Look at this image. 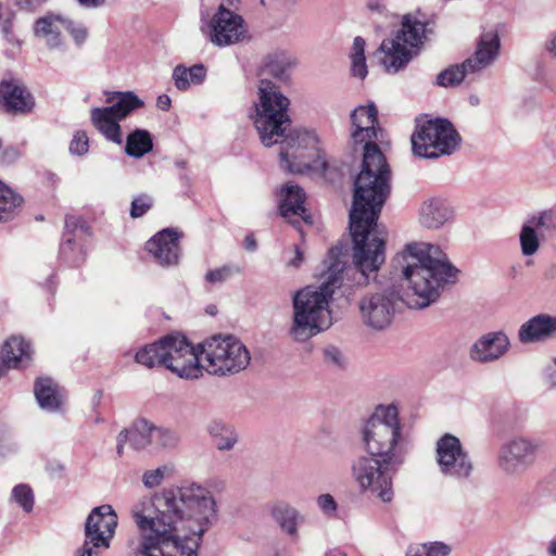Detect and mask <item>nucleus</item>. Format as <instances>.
I'll list each match as a JSON object with an SVG mask.
<instances>
[{
    "label": "nucleus",
    "instance_id": "obj_33",
    "mask_svg": "<svg viewBox=\"0 0 556 556\" xmlns=\"http://www.w3.org/2000/svg\"><path fill=\"white\" fill-rule=\"evenodd\" d=\"M153 149L151 134L146 129H135L126 139L125 152L131 157H142Z\"/></svg>",
    "mask_w": 556,
    "mask_h": 556
},
{
    "label": "nucleus",
    "instance_id": "obj_58",
    "mask_svg": "<svg viewBox=\"0 0 556 556\" xmlns=\"http://www.w3.org/2000/svg\"><path fill=\"white\" fill-rule=\"evenodd\" d=\"M3 35L5 39L11 43H18V39L13 33L12 24L7 22L2 27Z\"/></svg>",
    "mask_w": 556,
    "mask_h": 556
},
{
    "label": "nucleus",
    "instance_id": "obj_18",
    "mask_svg": "<svg viewBox=\"0 0 556 556\" xmlns=\"http://www.w3.org/2000/svg\"><path fill=\"white\" fill-rule=\"evenodd\" d=\"M181 233L175 229L166 228L159 231L146 244V249L162 266H175L179 263Z\"/></svg>",
    "mask_w": 556,
    "mask_h": 556
},
{
    "label": "nucleus",
    "instance_id": "obj_43",
    "mask_svg": "<svg viewBox=\"0 0 556 556\" xmlns=\"http://www.w3.org/2000/svg\"><path fill=\"white\" fill-rule=\"evenodd\" d=\"M179 434L169 428L157 427L154 429L153 444L160 448H174L179 443Z\"/></svg>",
    "mask_w": 556,
    "mask_h": 556
},
{
    "label": "nucleus",
    "instance_id": "obj_44",
    "mask_svg": "<svg viewBox=\"0 0 556 556\" xmlns=\"http://www.w3.org/2000/svg\"><path fill=\"white\" fill-rule=\"evenodd\" d=\"M173 79L176 88L185 91L191 85H201L205 80V72H174Z\"/></svg>",
    "mask_w": 556,
    "mask_h": 556
},
{
    "label": "nucleus",
    "instance_id": "obj_25",
    "mask_svg": "<svg viewBox=\"0 0 556 556\" xmlns=\"http://www.w3.org/2000/svg\"><path fill=\"white\" fill-rule=\"evenodd\" d=\"M556 338V316L539 314L522 324L518 330L521 343L542 342Z\"/></svg>",
    "mask_w": 556,
    "mask_h": 556
},
{
    "label": "nucleus",
    "instance_id": "obj_36",
    "mask_svg": "<svg viewBox=\"0 0 556 556\" xmlns=\"http://www.w3.org/2000/svg\"><path fill=\"white\" fill-rule=\"evenodd\" d=\"M23 203L21 195L0 180V223L11 220Z\"/></svg>",
    "mask_w": 556,
    "mask_h": 556
},
{
    "label": "nucleus",
    "instance_id": "obj_10",
    "mask_svg": "<svg viewBox=\"0 0 556 556\" xmlns=\"http://www.w3.org/2000/svg\"><path fill=\"white\" fill-rule=\"evenodd\" d=\"M542 442L529 435H513L501 445L497 453V466L509 478H519L536 463Z\"/></svg>",
    "mask_w": 556,
    "mask_h": 556
},
{
    "label": "nucleus",
    "instance_id": "obj_8",
    "mask_svg": "<svg viewBox=\"0 0 556 556\" xmlns=\"http://www.w3.org/2000/svg\"><path fill=\"white\" fill-rule=\"evenodd\" d=\"M415 124L410 137L414 155L437 160L453 154L459 148L462 137L448 119L419 115Z\"/></svg>",
    "mask_w": 556,
    "mask_h": 556
},
{
    "label": "nucleus",
    "instance_id": "obj_32",
    "mask_svg": "<svg viewBox=\"0 0 556 556\" xmlns=\"http://www.w3.org/2000/svg\"><path fill=\"white\" fill-rule=\"evenodd\" d=\"M154 429L155 425L152 421L139 418L123 430L128 432L130 446L136 451H142L153 444Z\"/></svg>",
    "mask_w": 556,
    "mask_h": 556
},
{
    "label": "nucleus",
    "instance_id": "obj_26",
    "mask_svg": "<svg viewBox=\"0 0 556 556\" xmlns=\"http://www.w3.org/2000/svg\"><path fill=\"white\" fill-rule=\"evenodd\" d=\"M454 218V208L440 198L425 201L419 210V223L428 229H439Z\"/></svg>",
    "mask_w": 556,
    "mask_h": 556
},
{
    "label": "nucleus",
    "instance_id": "obj_40",
    "mask_svg": "<svg viewBox=\"0 0 556 556\" xmlns=\"http://www.w3.org/2000/svg\"><path fill=\"white\" fill-rule=\"evenodd\" d=\"M242 273V268L233 263L225 264L220 267L210 269L205 274V281L212 285L223 283L236 275H240Z\"/></svg>",
    "mask_w": 556,
    "mask_h": 556
},
{
    "label": "nucleus",
    "instance_id": "obj_6",
    "mask_svg": "<svg viewBox=\"0 0 556 556\" xmlns=\"http://www.w3.org/2000/svg\"><path fill=\"white\" fill-rule=\"evenodd\" d=\"M429 25L430 22L420 13L405 15L401 30L394 38L384 39L375 56L386 70H401L417 53L427 34L432 31Z\"/></svg>",
    "mask_w": 556,
    "mask_h": 556
},
{
    "label": "nucleus",
    "instance_id": "obj_49",
    "mask_svg": "<svg viewBox=\"0 0 556 556\" xmlns=\"http://www.w3.org/2000/svg\"><path fill=\"white\" fill-rule=\"evenodd\" d=\"M89 150V139L85 131H77L71 143L70 152L75 155H85Z\"/></svg>",
    "mask_w": 556,
    "mask_h": 556
},
{
    "label": "nucleus",
    "instance_id": "obj_4",
    "mask_svg": "<svg viewBox=\"0 0 556 556\" xmlns=\"http://www.w3.org/2000/svg\"><path fill=\"white\" fill-rule=\"evenodd\" d=\"M416 295L414 306L425 308L437 302L442 290L457 279L458 269L439 245L413 242L393 260Z\"/></svg>",
    "mask_w": 556,
    "mask_h": 556
},
{
    "label": "nucleus",
    "instance_id": "obj_17",
    "mask_svg": "<svg viewBox=\"0 0 556 556\" xmlns=\"http://www.w3.org/2000/svg\"><path fill=\"white\" fill-rule=\"evenodd\" d=\"M352 132L351 138L354 144L378 146L375 140L379 138L382 128L378 122V110L374 103L359 105L351 112Z\"/></svg>",
    "mask_w": 556,
    "mask_h": 556
},
{
    "label": "nucleus",
    "instance_id": "obj_22",
    "mask_svg": "<svg viewBox=\"0 0 556 556\" xmlns=\"http://www.w3.org/2000/svg\"><path fill=\"white\" fill-rule=\"evenodd\" d=\"M282 199L279 204L280 215L298 227V217L305 224L312 225L311 213L305 208V193L302 188L287 184L281 190Z\"/></svg>",
    "mask_w": 556,
    "mask_h": 556
},
{
    "label": "nucleus",
    "instance_id": "obj_62",
    "mask_svg": "<svg viewBox=\"0 0 556 556\" xmlns=\"http://www.w3.org/2000/svg\"><path fill=\"white\" fill-rule=\"evenodd\" d=\"M106 0H79V2L88 8H97L102 5Z\"/></svg>",
    "mask_w": 556,
    "mask_h": 556
},
{
    "label": "nucleus",
    "instance_id": "obj_37",
    "mask_svg": "<svg viewBox=\"0 0 556 556\" xmlns=\"http://www.w3.org/2000/svg\"><path fill=\"white\" fill-rule=\"evenodd\" d=\"M164 350L162 344V338L152 343L144 345L141 348L135 355V361L147 367V368H154V367H165V357H164Z\"/></svg>",
    "mask_w": 556,
    "mask_h": 556
},
{
    "label": "nucleus",
    "instance_id": "obj_2",
    "mask_svg": "<svg viewBox=\"0 0 556 556\" xmlns=\"http://www.w3.org/2000/svg\"><path fill=\"white\" fill-rule=\"evenodd\" d=\"M215 514L211 491L197 482L185 481L140 498L131 508L138 529L132 556H199Z\"/></svg>",
    "mask_w": 556,
    "mask_h": 556
},
{
    "label": "nucleus",
    "instance_id": "obj_63",
    "mask_svg": "<svg viewBox=\"0 0 556 556\" xmlns=\"http://www.w3.org/2000/svg\"><path fill=\"white\" fill-rule=\"evenodd\" d=\"M548 378L551 386L556 388V357L554 358L553 367L549 368Z\"/></svg>",
    "mask_w": 556,
    "mask_h": 556
},
{
    "label": "nucleus",
    "instance_id": "obj_1",
    "mask_svg": "<svg viewBox=\"0 0 556 556\" xmlns=\"http://www.w3.org/2000/svg\"><path fill=\"white\" fill-rule=\"evenodd\" d=\"M391 192V170L378 146L368 144L363 152L359 173L354 179L350 211V233L353 241L352 263L350 242L338 241L320 265L315 286V333L333 324L330 308L334 294L344 286H366L386 261L384 241L369 233L377 226L381 210Z\"/></svg>",
    "mask_w": 556,
    "mask_h": 556
},
{
    "label": "nucleus",
    "instance_id": "obj_42",
    "mask_svg": "<svg viewBox=\"0 0 556 556\" xmlns=\"http://www.w3.org/2000/svg\"><path fill=\"white\" fill-rule=\"evenodd\" d=\"M11 498L25 511L30 513L34 508L35 496L28 484L20 483L15 485L11 493Z\"/></svg>",
    "mask_w": 556,
    "mask_h": 556
},
{
    "label": "nucleus",
    "instance_id": "obj_11",
    "mask_svg": "<svg viewBox=\"0 0 556 556\" xmlns=\"http://www.w3.org/2000/svg\"><path fill=\"white\" fill-rule=\"evenodd\" d=\"M393 463H384L383 458L359 456L352 466V475L363 491H369L388 503L393 498L392 473Z\"/></svg>",
    "mask_w": 556,
    "mask_h": 556
},
{
    "label": "nucleus",
    "instance_id": "obj_54",
    "mask_svg": "<svg viewBox=\"0 0 556 556\" xmlns=\"http://www.w3.org/2000/svg\"><path fill=\"white\" fill-rule=\"evenodd\" d=\"M317 504L320 510L328 517H333L337 513V503L332 495L330 494H323L318 496Z\"/></svg>",
    "mask_w": 556,
    "mask_h": 556
},
{
    "label": "nucleus",
    "instance_id": "obj_20",
    "mask_svg": "<svg viewBox=\"0 0 556 556\" xmlns=\"http://www.w3.org/2000/svg\"><path fill=\"white\" fill-rule=\"evenodd\" d=\"M0 105L11 114H27L35 106V99L28 89L16 80L0 83Z\"/></svg>",
    "mask_w": 556,
    "mask_h": 556
},
{
    "label": "nucleus",
    "instance_id": "obj_23",
    "mask_svg": "<svg viewBox=\"0 0 556 556\" xmlns=\"http://www.w3.org/2000/svg\"><path fill=\"white\" fill-rule=\"evenodd\" d=\"M65 16L47 13L37 18L33 26L34 36L49 49H62L65 46L64 29Z\"/></svg>",
    "mask_w": 556,
    "mask_h": 556
},
{
    "label": "nucleus",
    "instance_id": "obj_38",
    "mask_svg": "<svg viewBox=\"0 0 556 556\" xmlns=\"http://www.w3.org/2000/svg\"><path fill=\"white\" fill-rule=\"evenodd\" d=\"M481 72H440L435 83L441 87L455 88L460 85L472 86L479 80Z\"/></svg>",
    "mask_w": 556,
    "mask_h": 556
},
{
    "label": "nucleus",
    "instance_id": "obj_35",
    "mask_svg": "<svg viewBox=\"0 0 556 556\" xmlns=\"http://www.w3.org/2000/svg\"><path fill=\"white\" fill-rule=\"evenodd\" d=\"M110 101L112 104L108 108L112 109V112L121 119H124L131 112L143 106V101L132 91L116 92Z\"/></svg>",
    "mask_w": 556,
    "mask_h": 556
},
{
    "label": "nucleus",
    "instance_id": "obj_50",
    "mask_svg": "<svg viewBox=\"0 0 556 556\" xmlns=\"http://www.w3.org/2000/svg\"><path fill=\"white\" fill-rule=\"evenodd\" d=\"M13 450V433L9 426L0 419V456H4Z\"/></svg>",
    "mask_w": 556,
    "mask_h": 556
},
{
    "label": "nucleus",
    "instance_id": "obj_5",
    "mask_svg": "<svg viewBox=\"0 0 556 556\" xmlns=\"http://www.w3.org/2000/svg\"><path fill=\"white\" fill-rule=\"evenodd\" d=\"M362 433L369 455L383 458L384 463L400 465L403 462L399 447L401 425L394 405L377 407Z\"/></svg>",
    "mask_w": 556,
    "mask_h": 556
},
{
    "label": "nucleus",
    "instance_id": "obj_60",
    "mask_svg": "<svg viewBox=\"0 0 556 556\" xmlns=\"http://www.w3.org/2000/svg\"><path fill=\"white\" fill-rule=\"evenodd\" d=\"M243 245L248 251L254 252L257 249V242H256L254 236L248 235L244 238Z\"/></svg>",
    "mask_w": 556,
    "mask_h": 556
},
{
    "label": "nucleus",
    "instance_id": "obj_13",
    "mask_svg": "<svg viewBox=\"0 0 556 556\" xmlns=\"http://www.w3.org/2000/svg\"><path fill=\"white\" fill-rule=\"evenodd\" d=\"M165 368L184 379L201 377L200 344L193 346L181 334H168L162 338Z\"/></svg>",
    "mask_w": 556,
    "mask_h": 556
},
{
    "label": "nucleus",
    "instance_id": "obj_14",
    "mask_svg": "<svg viewBox=\"0 0 556 556\" xmlns=\"http://www.w3.org/2000/svg\"><path fill=\"white\" fill-rule=\"evenodd\" d=\"M207 38L220 48L237 45L250 38L244 18L222 2L206 24Z\"/></svg>",
    "mask_w": 556,
    "mask_h": 556
},
{
    "label": "nucleus",
    "instance_id": "obj_46",
    "mask_svg": "<svg viewBox=\"0 0 556 556\" xmlns=\"http://www.w3.org/2000/svg\"><path fill=\"white\" fill-rule=\"evenodd\" d=\"M365 39L357 36L353 40L350 58L352 70H367L366 58H365Z\"/></svg>",
    "mask_w": 556,
    "mask_h": 556
},
{
    "label": "nucleus",
    "instance_id": "obj_64",
    "mask_svg": "<svg viewBox=\"0 0 556 556\" xmlns=\"http://www.w3.org/2000/svg\"><path fill=\"white\" fill-rule=\"evenodd\" d=\"M547 553L549 556H556V539L548 543Z\"/></svg>",
    "mask_w": 556,
    "mask_h": 556
},
{
    "label": "nucleus",
    "instance_id": "obj_3",
    "mask_svg": "<svg viewBox=\"0 0 556 556\" xmlns=\"http://www.w3.org/2000/svg\"><path fill=\"white\" fill-rule=\"evenodd\" d=\"M285 72H275L271 79L261 78L254 103V126L261 142L265 147L279 143L280 163L285 170L292 174L311 172L309 147L313 140L307 130L294 129L286 135L291 124L288 115L289 99L282 94L278 81Z\"/></svg>",
    "mask_w": 556,
    "mask_h": 556
},
{
    "label": "nucleus",
    "instance_id": "obj_16",
    "mask_svg": "<svg viewBox=\"0 0 556 556\" xmlns=\"http://www.w3.org/2000/svg\"><path fill=\"white\" fill-rule=\"evenodd\" d=\"M293 316L289 329L290 338L298 343L307 342L313 337V287L298 290L292 299Z\"/></svg>",
    "mask_w": 556,
    "mask_h": 556
},
{
    "label": "nucleus",
    "instance_id": "obj_51",
    "mask_svg": "<svg viewBox=\"0 0 556 556\" xmlns=\"http://www.w3.org/2000/svg\"><path fill=\"white\" fill-rule=\"evenodd\" d=\"M528 225L554 230L556 228L555 214L552 211H544L539 216H532Z\"/></svg>",
    "mask_w": 556,
    "mask_h": 556
},
{
    "label": "nucleus",
    "instance_id": "obj_12",
    "mask_svg": "<svg viewBox=\"0 0 556 556\" xmlns=\"http://www.w3.org/2000/svg\"><path fill=\"white\" fill-rule=\"evenodd\" d=\"M117 515L111 505L94 507L85 522V542L77 555L100 556L110 547L117 527Z\"/></svg>",
    "mask_w": 556,
    "mask_h": 556
},
{
    "label": "nucleus",
    "instance_id": "obj_61",
    "mask_svg": "<svg viewBox=\"0 0 556 556\" xmlns=\"http://www.w3.org/2000/svg\"><path fill=\"white\" fill-rule=\"evenodd\" d=\"M543 277L546 280L556 279V263H553L548 267L545 268V270L543 273Z\"/></svg>",
    "mask_w": 556,
    "mask_h": 556
},
{
    "label": "nucleus",
    "instance_id": "obj_53",
    "mask_svg": "<svg viewBox=\"0 0 556 556\" xmlns=\"http://www.w3.org/2000/svg\"><path fill=\"white\" fill-rule=\"evenodd\" d=\"M152 206V199L148 195H140L132 200L130 215L134 218L141 217Z\"/></svg>",
    "mask_w": 556,
    "mask_h": 556
},
{
    "label": "nucleus",
    "instance_id": "obj_34",
    "mask_svg": "<svg viewBox=\"0 0 556 556\" xmlns=\"http://www.w3.org/2000/svg\"><path fill=\"white\" fill-rule=\"evenodd\" d=\"M298 65V58L292 52L283 49L267 52L261 61V70H289Z\"/></svg>",
    "mask_w": 556,
    "mask_h": 556
},
{
    "label": "nucleus",
    "instance_id": "obj_57",
    "mask_svg": "<svg viewBox=\"0 0 556 556\" xmlns=\"http://www.w3.org/2000/svg\"><path fill=\"white\" fill-rule=\"evenodd\" d=\"M128 432L122 430L117 438H116V453L121 457L124 453V446L127 442H129V439L127 437Z\"/></svg>",
    "mask_w": 556,
    "mask_h": 556
},
{
    "label": "nucleus",
    "instance_id": "obj_48",
    "mask_svg": "<svg viewBox=\"0 0 556 556\" xmlns=\"http://www.w3.org/2000/svg\"><path fill=\"white\" fill-rule=\"evenodd\" d=\"M323 355L324 362L330 367L341 369L345 365L344 356L337 346L329 345L325 348L323 351Z\"/></svg>",
    "mask_w": 556,
    "mask_h": 556
},
{
    "label": "nucleus",
    "instance_id": "obj_15",
    "mask_svg": "<svg viewBox=\"0 0 556 556\" xmlns=\"http://www.w3.org/2000/svg\"><path fill=\"white\" fill-rule=\"evenodd\" d=\"M435 454L440 472L444 477L464 481L471 476L472 460L455 435L446 433L441 437L437 442Z\"/></svg>",
    "mask_w": 556,
    "mask_h": 556
},
{
    "label": "nucleus",
    "instance_id": "obj_27",
    "mask_svg": "<svg viewBox=\"0 0 556 556\" xmlns=\"http://www.w3.org/2000/svg\"><path fill=\"white\" fill-rule=\"evenodd\" d=\"M34 393L39 406L48 412H58L64 403L63 389L50 377H39Z\"/></svg>",
    "mask_w": 556,
    "mask_h": 556
},
{
    "label": "nucleus",
    "instance_id": "obj_52",
    "mask_svg": "<svg viewBox=\"0 0 556 556\" xmlns=\"http://www.w3.org/2000/svg\"><path fill=\"white\" fill-rule=\"evenodd\" d=\"M424 556H447L451 553V547L442 542H432L417 546Z\"/></svg>",
    "mask_w": 556,
    "mask_h": 556
},
{
    "label": "nucleus",
    "instance_id": "obj_45",
    "mask_svg": "<svg viewBox=\"0 0 556 556\" xmlns=\"http://www.w3.org/2000/svg\"><path fill=\"white\" fill-rule=\"evenodd\" d=\"M64 29L70 34L77 47H81L88 39V28L81 22L65 16Z\"/></svg>",
    "mask_w": 556,
    "mask_h": 556
},
{
    "label": "nucleus",
    "instance_id": "obj_30",
    "mask_svg": "<svg viewBox=\"0 0 556 556\" xmlns=\"http://www.w3.org/2000/svg\"><path fill=\"white\" fill-rule=\"evenodd\" d=\"M212 443L220 452H229L239 442V434L236 427L222 419H212L206 425Z\"/></svg>",
    "mask_w": 556,
    "mask_h": 556
},
{
    "label": "nucleus",
    "instance_id": "obj_39",
    "mask_svg": "<svg viewBox=\"0 0 556 556\" xmlns=\"http://www.w3.org/2000/svg\"><path fill=\"white\" fill-rule=\"evenodd\" d=\"M174 476V466L164 464L155 469L146 470L142 473L141 481L144 488L152 490L160 486L166 479Z\"/></svg>",
    "mask_w": 556,
    "mask_h": 556
},
{
    "label": "nucleus",
    "instance_id": "obj_29",
    "mask_svg": "<svg viewBox=\"0 0 556 556\" xmlns=\"http://www.w3.org/2000/svg\"><path fill=\"white\" fill-rule=\"evenodd\" d=\"M30 345L22 337H11L8 339L2 348V372L5 369L18 368L25 363L30 361Z\"/></svg>",
    "mask_w": 556,
    "mask_h": 556
},
{
    "label": "nucleus",
    "instance_id": "obj_59",
    "mask_svg": "<svg viewBox=\"0 0 556 556\" xmlns=\"http://www.w3.org/2000/svg\"><path fill=\"white\" fill-rule=\"evenodd\" d=\"M172 101L167 94H161L157 98L156 106L162 111H168L170 109Z\"/></svg>",
    "mask_w": 556,
    "mask_h": 556
},
{
    "label": "nucleus",
    "instance_id": "obj_28",
    "mask_svg": "<svg viewBox=\"0 0 556 556\" xmlns=\"http://www.w3.org/2000/svg\"><path fill=\"white\" fill-rule=\"evenodd\" d=\"M90 119L94 128L109 141L122 144L123 134L117 118L112 109L94 108L90 112Z\"/></svg>",
    "mask_w": 556,
    "mask_h": 556
},
{
    "label": "nucleus",
    "instance_id": "obj_24",
    "mask_svg": "<svg viewBox=\"0 0 556 556\" xmlns=\"http://www.w3.org/2000/svg\"><path fill=\"white\" fill-rule=\"evenodd\" d=\"M269 515L280 531L293 541L299 538V530L305 522V517L291 504L275 501L268 506Z\"/></svg>",
    "mask_w": 556,
    "mask_h": 556
},
{
    "label": "nucleus",
    "instance_id": "obj_47",
    "mask_svg": "<svg viewBox=\"0 0 556 556\" xmlns=\"http://www.w3.org/2000/svg\"><path fill=\"white\" fill-rule=\"evenodd\" d=\"M315 174L317 172H320L325 179L330 182L334 184L340 178V173L337 170V168L330 167L328 162L326 161V156L324 153L320 152V150L315 149Z\"/></svg>",
    "mask_w": 556,
    "mask_h": 556
},
{
    "label": "nucleus",
    "instance_id": "obj_7",
    "mask_svg": "<svg viewBox=\"0 0 556 556\" xmlns=\"http://www.w3.org/2000/svg\"><path fill=\"white\" fill-rule=\"evenodd\" d=\"M201 372L218 377L236 375L251 362L248 348L235 336L215 334L200 343Z\"/></svg>",
    "mask_w": 556,
    "mask_h": 556
},
{
    "label": "nucleus",
    "instance_id": "obj_19",
    "mask_svg": "<svg viewBox=\"0 0 556 556\" xmlns=\"http://www.w3.org/2000/svg\"><path fill=\"white\" fill-rule=\"evenodd\" d=\"M501 48L500 36L495 30L481 34L477 49L472 56L466 59L460 65H451L445 70H481L492 65Z\"/></svg>",
    "mask_w": 556,
    "mask_h": 556
},
{
    "label": "nucleus",
    "instance_id": "obj_21",
    "mask_svg": "<svg viewBox=\"0 0 556 556\" xmlns=\"http://www.w3.org/2000/svg\"><path fill=\"white\" fill-rule=\"evenodd\" d=\"M510 341L505 332H489L480 337L470 348L469 356L479 363H491L506 354Z\"/></svg>",
    "mask_w": 556,
    "mask_h": 556
},
{
    "label": "nucleus",
    "instance_id": "obj_41",
    "mask_svg": "<svg viewBox=\"0 0 556 556\" xmlns=\"http://www.w3.org/2000/svg\"><path fill=\"white\" fill-rule=\"evenodd\" d=\"M521 252L526 256H531L536 253L540 248L538 233L531 225H523L519 235Z\"/></svg>",
    "mask_w": 556,
    "mask_h": 556
},
{
    "label": "nucleus",
    "instance_id": "obj_56",
    "mask_svg": "<svg viewBox=\"0 0 556 556\" xmlns=\"http://www.w3.org/2000/svg\"><path fill=\"white\" fill-rule=\"evenodd\" d=\"M545 50L554 58H556V30L552 31L544 42Z\"/></svg>",
    "mask_w": 556,
    "mask_h": 556
},
{
    "label": "nucleus",
    "instance_id": "obj_31",
    "mask_svg": "<svg viewBox=\"0 0 556 556\" xmlns=\"http://www.w3.org/2000/svg\"><path fill=\"white\" fill-rule=\"evenodd\" d=\"M86 255L80 236L74 232H65L60 245V260L71 267H79L85 263Z\"/></svg>",
    "mask_w": 556,
    "mask_h": 556
},
{
    "label": "nucleus",
    "instance_id": "obj_9",
    "mask_svg": "<svg viewBox=\"0 0 556 556\" xmlns=\"http://www.w3.org/2000/svg\"><path fill=\"white\" fill-rule=\"evenodd\" d=\"M400 300V289L395 285L366 292L357 302L362 324L372 331L388 329L393 323Z\"/></svg>",
    "mask_w": 556,
    "mask_h": 556
},
{
    "label": "nucleus",
    "instance_id": "obj_55",
    "mask_svg": "<svg viewBox=\"0 0 556 556\" xmlns=\"http://www.w3.org/2000/svg\"><path fill=\"white\" fill-rule=\"evenodd\" d=\"M293 253H294L293 257L288 260L286 265H287V267L298 269L304 261V254L299 245H293Z\"/></svg>",
    "mask_w": 556,
    "mask_h": 556
}]
</instances>
